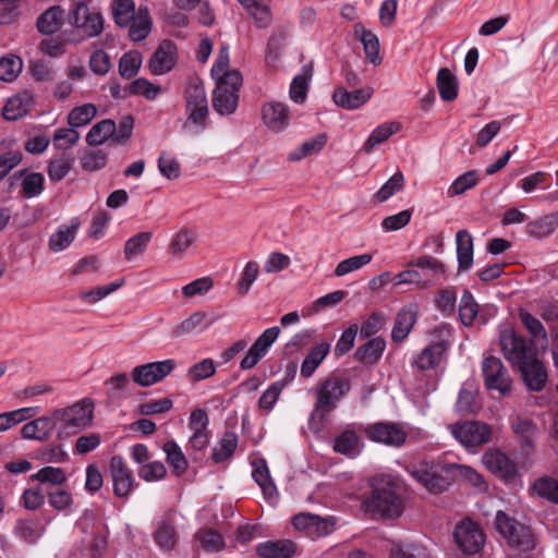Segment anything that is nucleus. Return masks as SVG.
Wrapping results in <instances>:
<instances>
[{
    "label": "nucleus",
    "instance_id": "nucleus-1",
    "mask_svg": "<svg viewBox=\"0 0 558 558\" xmlns=\"http://www.w3.org/2000/svg\"><path fill=\"white\" fill-rule=\"evenodd\" d=\"M351 381L348 377L331 373L316 389V400L311 413L308 425L316 433L320 432L328 415L337 408L338 402L350 391Z\"/></svg>",
    "mask_w": 558,
    "mask_h": 558
},
{
    "label": "nucleus",
    "instance_id": "nucleus-2",
    "mask_svg": "<svg viewBox=\"0 0 558 558\" xmlns=\"http://www.w3.org/2000/svg\"><path fill=\"white\" fill-rule=\"evenodd\" d=\"M408 471L415 481L435 495L446 492L453 483L451 463L420 461L411 464Z\"/></svg>",
    "mask_w": 558,
    "mask_h": 558
},
{
    "label": "nucleus",
    "instance_id": "nucleus-3",
    "mask_svg": "<svg viewBox=\"0 0 558 558\" xmlns=\"http://www.w3.org/2000/svg\"><path fill=\"white\" fill-rule=\"evenodd\" d=\"M94 402L90 399H84L64 409L53 411V417L62 422L58 432V437L64 438L77 434L87 428L93 422Z\"/></svg>",
    "mask_w": 558,
    "mask_h": 558
},
{
    "label": "nucleus",
    "instance_id": "nucleus-4",
    "mask_svg": "<svg viewBox=\"0 0 558 558\" xmlns=\"http://www.w3.org/2000/svg\"><path fill=\"white\" fill-rule=\"evenodd\" d=\"M367 508L374 515L385 519L399 518L403 512V499L398 493L397 485L388 481L373 486Z\"/></svg>",
    "mask_w": 558,
    "mask_h": 558
},
{
    "label": "nucleus",
    "instance_id": "nucleus-5",
    "mask_svg": "<svg viewBox=\"0 0 558 558\" xmlns=\"http://www.w3.org/2000/svg\"><path fill=\"white\" fill-rule=\"evenodd\" d=\"M499 343L501 352L513 368L524 365L537 355L536 343L534 340H527L515 332L514 329H505L500 332Z\"/></svg>",
    "mask_w": 558,
    "mask_h": 558
},
{
    "label": "nucleus",
    "instance_id": "nucleus-6",
    "mask_svg": "<svg viewBox=\"0 0 558 558\" xmlns=\"http://www.w3.org/2000/svg\"><path fill=\"white\" fill-rule=\"evenodd\" d=\"M242 82V74L238 70H232L226 78L217 82L213 95V107L218 114H231L236 110Z\"/></svg>",
    "mask_w": 558,
    "mask_h": 558
},
{
    "label": "nucleus",
    "instance_id": "nucleus-7",
    "mask_svg": "<svg viewBox=\"0 0 558 558\" xmlns=\"http://www.w3.org/2000/svg\"><path fill=\"white\" fill-rule=\"evenodd\" d=\"M495 527L511 547L523 551L534 548L531 530L501 510L496 513Z\"/></svg>",
    "mask_w": 558,
    "mask_h": 558
},
{
    "label": "nucleus",
    "instance_id": "nucleus-8",
    "mask_svg": "<svg viewBox=\"0 0 558 558\" xmlns=\"http://www.w3.org/2000/svg\"><path fill=\"white\" fill-rule=\"evenodd\" d=\"M428 271L432 274H445L446 268L437 258L429 255H423L411 260L409 263V268L395 277V284L414 283L426 287L432 281L430 276L427 274Z\"/></svg>",
    "mask_w": 558,
    "mask_h": 558
},
{
    "label": "nucleus",
    "instance_id": "nucleus-9",
    "mask_svg": "<svg viewBox=\"0 0 558 558\" xmlns=\"http://www.w3.org/2000/svg\"><path fill=\"white\" fill-rule=\"evenodd\" d=\"M92 1L93 0H73L66 16L69 24L81 29L86 37H96L104 31L101 13L89 9Z\"/></svg>",
    "mask_w": 558,
    "mask_h": 558
},
{
    "label": "nucleus",
    "instance_id": "nucleus-10",
    "mask_svg": "<svg viewBox=\"0 0 558 558\" xmlns=\"http://www.w3.org/2000/svg\"><path fill=\"white\" fill-rule=\"evenodd\" d=\"M433 333L438 337V340L425 347L413 362V365L422 372L436 368L444 360L445 353L450 345L449 340L442 338L444 335H450V328L447 324L436 326Z\"/></svg>",
    "mask_w": 558,
    "mask_h": 558
},
{
    "label": "nucleus",
    "instance_id": "nucleus-11",
    "mask_svg": "<svg viewBox=\"0 0 558 558\" xmlns=\"http://www.w3.org/2000/svg\"><path fill=\"white\" fill-rule=\"evenodd\" d=\"M454 438L468 449L480 448L492 441L493 427L481 421H466L452 426Z\"/></svg>",
    "mask_w": 558,
    "mask_h": 558
},
{
    "label": "nucleus",
    "instance_id": "nucleus-12",
    "mask_svg": "<svg viewBox=\"0 0 558 558\" xmlns=\"http://www.w3.org/2000/svg\"><path fill=\"white\" fill-rule=\"evenodd\" d=\"M484 384L488 390H497L501 396L511 391L512 379L499 357L489 355L482 363Z\"/></svg>",
    "mask_w": 558,
    "mask_h": 558
},
{
    "label": "nucleus",
    "instance_id": "nucleus-13",
    "mask_svg": "<svg viewBox=\"0 0 558 558\" xmlns=\"http://www.w3.org/2000/svg\"><path fill=\"white\" fill-rule=\"evenodd\" d=\"M364 433L374 442L396 448L402 447L408 439V433L402 425L393 422L369 424L365 427Z\"/></svg>",
    "mask_w": 558,
    "mask_h": 558
},
{
    "label": "nucleus",
    "instance_id": "nucleus-14",
    "mask_svg": "<svg viewBox=\"0 0 558 558\" xmlns=\"http://www.w3.org/2000/svg\"><path fill=\"white\" fill-rule=\"evenodd\" d=\"M453 538L459 549L466 555L478 553L485 543L483 530L470 519H465L457 524Z\"/></svg>",
    "mask_w": 558,
    "mask_h": 558
},
{
    "label": "nucleus",
    "instance_id": "nucleus-15",
    "mask_svg": "<svg viewBox=\"0 0 558 558\" xmlns=\"http://www.w3.org/2000/svg\"><path fill=\"white\" fill-rule=\"evenodd\" d=\"M109 471L112 478L113 494L118 498H128L137 486L133 471L121 456H113L109 462Z\"/></svg>",
    "mask_w": 558,
    "mask_h": 558
},
{
    "label": "nucleus",
    "instance_id": "nucleus-16",
    "mask_svg": "<svg viewBox=\"0 0 558 558\" xmlns=\"http://www.w3.org/2000/svg\"><path fill=\"white\" fill-rule=\"evenodd\" d=\"M175 361L171 359L140 365L133 368L132 379L142 387H148L162 380L175 368Z\"/></svg>",
    "mask_w": 558,
    "mask_h": 558
},
{
    "label": "nucleus",
    "instance_id": "nucleus-17",
    "mask_svg": "<svg viewBox=\"0 0 558 558\" xmlns=\"http://www.w3.org/2000/svg\"><path fill=\"white\" fill-rule=\"evenodd\" d=\"M293 526L311 538L326 536L333 531L335 522L331 519L317 514L301 512L292 518Z\"/></svg>",
    "mask_w": 558,
    "mask_h": 558
},
{
    "label": "nucleus",
    "instance_id": "nucleus-18",
    "mask_svg": "<svg viewBox=\"0 0 558 558\" xmlns=\"http://www.w3.org/2000/svg\"><path fill=\"white\" fill-rule=\"evenodd\" d=\"M178 58L177 45L170 39H163L151 54L148 69L154 75H161L171 71Z\"/></svg>",
    "mask_w": 558,
    "mask_h": 558
},
{
    "label": "nucleus",
    "instance_id": "nucleus-19",
    "mask_svg": "<svg viewBox=\"0 0 558 558\" xmlns=\"http://www.w3.org/2000/svg\"><path fill=\"white\" fill-rule=\"evenodd\" d=\"M482 460L492 473L506 482L513 481L518 475L517 464L498 448L488 449Z\"/></svg>",
    "mask_w": 558,
    "mask_h": 558
},
{
    "label": "nucleus",
    "instance_id": "nucleus-20",
    "mask_svg": "<svg viewBox=\"0 0 558 558\" xmlns=\"http://www.w3.org/2000/svg\"><path fill=\"white\" fill-rule=\"evenodd\" d=\"M524 384L532 391H541L547 383V371L544 363L537 357L524 362V365L517 367Z\"/></svg>",
    "mask_w": 558,
    "mask_h": 558
},
{
    "label": "nucleus",
    "instance_id": "nucleus-21",
    "mask_svg": "<svg viewBox=\"0 0 558 558\" xmlns=\"http://www.w3.org/2000/svg\"><path fill=\"white\" fill-rule=\"evenodd\" d=\"M373 95V88L364 87L347 90L344 87H336L332 93V99L338 107L347 110H354L363 106Z\"/></svg>",
    "mask_w": 558,
    "mask_h": 558
},
{
    "label": "nucleus",
    "instance_id": "nucleus-22",
    "mask_svg": "<svg viewBox=\"0 0 558 558\" xmlns=\"http://www.w3.org/2000/svg\"><path fill=\"white\" fill-rule=\"evenodd\" d=\"M262 118L268 129L279 132L288 125L290 111L286 104L268 102L262 108Z\"/></svg>",
    "mask_w": 558,
    "mask_h": 558
},
{
    "label": "nucleus",
    "instance_id": "nucleus-23",
    "mask_svg": "<svg viewBox=\"0 0 558 558\" xmlns=\"http://www.w3.org/2000/svg\"><path fill=\"white\" fill-rule=\"evenodd\" d=\"M33 105L32 93L24 90L8 99L2 109V117L8 121L19 120L29 112Z\"/></svg>",
    "mask_w": 558,
    "mask_h": 558
},
{
    "label": "nucleus",
    "instance_id": "nucleus-24",
    "mask_svg": "<svg viewBox=\"0 0 558 558\" xmlns=\"http://www.w3.org/2000/svg\"><path fill=\"white\" fill-rule=\"evenodd\" d=\"M298 546L291 539L266 541L256 547V553L262 558H292Z\"/></svg>",
    "mask_w": 558,
    "mask_h": 558
},
{
    "label": "nucleus",
    "instance_id": "nucleus-25",
    "mask_svg": "<svg viewBox=\"0 0 558 558\" xmlns=\"http://www.w3.org/2000/svg\"><path fill=\"white\" fill-rule=\"evenodd\" d=\"M417 318L416 306L411 304L402 307L395 319L391 339L396 343L402 342L412 330Z\"/></svg>",
    "mask_w": 558,
    "mask_h": 558
},
{
    "label": "nucleus",
    "instance_id": "nucleus-26",
    "mask_svg": "<svg viewBox=\"0 0 558 558\" xmlns=\"http://www.w3.org/2000/svg\"><path fill=\"white\" fill-rule=\"evenodd\" d=\"M64 24V10L60 5H53L45 10L36 21V27L43 35L58 33Z\"/></svg>",
    "mask_w": 558,
    "mask_h": 558
},
{
    "label": "nucleus",
    "instance_id": "nucleus-27",
    "mask_svg": "<svg viewBox=\"0 0 558 558\" xmlns=\"http://www.w3.org/2000/svg\"><path fill=\"white\" fill-rule=\"evenodd\" d=\"M56 424L57 421L53 414L51 416H41L26 423L21 429V435L25 439L47 440Z\"/></svg>",
    "mask_w": 558,
    "mask_h": 558
},
{
    "label": "nucleus",
    "instance_id": "nucleus-28",
    "mask_svg": "<svg viewBox=\"0 0 558 558\" xmlns=\"http://www.w3.org/2000/svg\"><path fill=\"white\" fill-rule=\"evenodd\" d=\"M512 429L520 439L522 453L529 457L534 451V438L537 433L536 424L532 420L517 417L512 422Z\"/></svg>",
    "mask_w": 558,
    "mask_h": 558
},
{
    "label": "nucleus",
    "instance_id": "nucleus-29",
    "mask_svg": "<svg viewBox=\"0 0 558 558\" xmlns=\"http://www.w3.org/2000/svg\"><path fill=\"white\" fill-rule=\"evenodd\" d=\"M354 36L362 43L366 59L373 64H379L381 58L379 56L378 37L365 28L362 23H355L353 26Z\"/></svg>",
    "mask_w": 558,
    "mask_h": 558
},
{
    "label": "nucleus",
    "instance_id": "nucleus-30",
    "mask_svg": "<svg viewBox=\"0 0 558 558\" xmlns=\"http://www.w3.org/2000/svg\"><path fill=\"white\" fill-rule=\"evenodd\" d=\"M153 537L161 550H172L177 546L179 539L173 519L167 518L160 521L157 524Z\"/></svg>",
    "mask_w": 558,
    "mask_h": 558
},
{
    "label": "nucleus",
    "instance_id": "nucleus-31",
    "mask_svg": "<svg viewBox=\"0 0 558 558\" xmlns=\"http://www.w3.org/2000/svg\"><path fill=\"white\" fill-rule=\"evenodd\" d=\"M459 271H466L473 265V238L465 229L456 233Z\"/></svg>",
    "mask_w": 558,
    "mask_h": 558
},
{
    "label": "nucleus",
    "instance_id": "nucleus-32",
    "mask_svg": "<svg viewBox=\"0 0 558 558\" xmlns=\"http://www.w3.org/2000/svg\"><path fill=\"white\" fill-rule=\"evenodd\" d=\"M386 348V341L381 337L369 339L366 343L357 348L354 359L366 365L376 364L383 355Z\"/></svg>",
    "mask_w": 558,
    "mask_h": 558
},
{
    "label": "nucleus",
    "instance_id": "nucleus-33",
    "mask_svg": "<svg viewBox=\"0 0 558 558\" xmlns=\"http://www.w3.org/2000/svg\"><path fill=\"white\" fill-rule=\"evenodd\" d=\"M23 177L22 180V195L26 198H32L39 195L44 191L45 178L39 172H31L27 173L26 169H22L16 171L11 180H19Z\"/></svg>",
    "mask_w": 558,
    "mask_h": 558
},
{
    "label": "nucleus",
    "instance_id": "nucleus-34",
    "mask_svg": "<svg viewBox=\"0 0 558 558\" xmlns=\"http://www.w3.org/2000/svg\"><path fill=\"white\" fill-rule=\"evenodd\" d=\"M45 527L37 519H17L13 533L27 544H35L44 534Z\"/></svg>",
    "mask_w": 558,
    "mask_h": 558
},
{
    "label": "nucleus",
    "instance_id": "nucleus-35",
    "mask_svg": "<svg viewBox=\"0 0 558 558\" xmlns=\"http://www.w3.org/2000/svg\"><path fill=\"white\" fill-rule=\"evenodd\" d=\"M129 37L133 41L145 39L151 31V17L147 8L140 7L132 22L128 24Z\"/></svg>",
    "mask_w": 558,
    "mask_h": 558
},
{
    "label": "nucleus",
    "instance_id": "nucleus-36",
    "mask_svg": "<svg viewBox=\"0 0 558 558\" xmlns=\"http://www.w3.org/2000/svg\"><path fill=\"white\" fill-rule=\"evenodd\" d=\"M80 228V220L74 218L71 220L70 226H61L56 233L49 239V248L52 252H59L66 248L75 239L76 232Z\"/></svg>",
    "mask_w": 558,
    "mask_h": 558
},
{
    "label": "nucleus",
    "instance_id": "nucleus-37",
    "mask_svg": "<svg viewBox=\"0 0 558 558\" xmlns=\"http://www.w3.org/2000/svg\"><path fill=\"white\" fill-rule=\"evenodd\" d=\"M114 132L116 122L113 120H101L92 126V129L86 135V143L93 147H97L108 140H111V142L113 143Z\"/></svg>",
    "mask_w": 558,
    "mask_h": 558
},
{
    "label": "nucleus",
    "instance_id": "nucleus-38",
    "mask_svg": "<svg viewBox=\"0 0 558 558\" xmlns=\"http://www.w3.org/2000/svg\"><path fill=\"white\" fill-rule=\"evenodd\" d=\"M436 85L444 101H453L458 97V81L448 68L438 71Z\"/></svg>",
    "mask_w": 558,
    "mask_h": 558
},
{
    "label": "nucleus",
    "instance_id": "nucleus-39",
    "mask_svg": "<svg viewBox=\"0 0 558 558\" xmlns=\"http://www.w3.org/2000/svg\"><path fill=\"white\" fill-rule=\"evenodd\" d=\"M330 345L327 342H322L313 347L306 354L301 365V375L304 378L311 377L316 368L322 364L327 354L329 353Z\"/></svg>",
    "mask_w": 558,
    "mask_h": 558
},
{
    "label": "nucleus",
    "instance_id": "nucleus-40",
    "mask_svg": "<svg viewBox=\"0 0 558 558\" xmlns=\"http://www.w3.org/2000/svg\"><path fill=\"white\" fill-rule=\"evenodd\" d=\"M238 447V435L234 432L227 430L223 433L222 438L214 448L211 459L215 463H222L229 460Z\"/></svg>",
    "mask_w": 558,
    "mask_h": 558
},
{
    "label": "nucleus",
    "instance_id": "nucleus-41",
    "mask_svg": "<svg viewBox=\"0 0 558 558\" xmlns=\"http://www.w3.org/2000/svg\"><path fill=\"white\" fill-rule=\"evenodd\" d=\"M253 465V478L262 488L264 496L267 499H270L271 497L277 495V488L270 477L266 461L264 459H260L259 461H255Z\"/></svg>",
    "mask_w": 558,
    "mask_h": 558
},
{
    "label": "nucleus",
    "instance_id": "nucleus-42",
    "mask_svg": "<svg viewBox=\"0 0 558 558\" xmlns=\"http://www.w3.org/2000/svg\"><path fill=\"white\" fill-rule=\"evenodd\" d=\"M73 163L74 157L66 153H62L60 156L52 158L47 168L49 179L52 182L63 180L71 171Z\"/></svg>",
    "mask_w": 558,
    "mask_h": 558
},
{
    "label": "nucleus",
    "instance_id": "nucleus-43",
    "mask_svg": "<svg viewBox=\"0 0 558 558\" xmlns=\"http://www.w3.org/2000/svg\"><path fill=\"white\" fill-rule=\"evenodd\" d=\"M558 227V213H551L526 225V232L536 239H542L555 231Z\"/></svg>",
    "mask_w": 558,
    "mask_h": 558
},
{
    "label": "nucleus",
    "instance_id": "nucleus-44",
    "mask_svg": "<svg viewBox=\"0 0 558 558\" xmlns=\"http://www.w3.org/2000/svg\"><path fill=\"white\" fill-rule=\"evenodd\" d=\"M195 538L201 543L205 551L218 553L226 547L222 535L213 527L199 529L195 534Z\"/></svg>",
    "mask_w": 558,
    "mask_h": 558
},
{
    "label": "nucleus",
    "instance_id": "nucleus-45",
    "mask_svg": "<svg viewBox=\"0 0 558 558\" xmlns=\"http://www.w3.org/2000/svg\"><path fill=\"white\" fill-rule=\"evenodd\" d=\"M401 129L399 122H387L378 125L369 135L364 144V151L369 154L376 145L381 144L388 140L391 135L396 134Z\"/></svg>",
    "mask_w": 558,
    "mask_h": 558
},
{
    "label": "nucleus",
    "instance_id": "nucleus-46",
    "mask_svg": "<svg viewBox=\"0 0 558 558\" xmlns=\"http://www.w3.org/2000/svg\"><path fill=\"white\" fill-rule=\"evenodd\" d=\"M163 451L167 454V462L172 468L175 475H182L189 468L187 460L181 448L173 440H168L163 445Z\"/></svg>",
    "mask_w": 558,
    "mask_h": 558
},
{
    "label": "nucleus",
    "instance_id": "nucleus-47",
    "mask_svg": "<svg viewBox=\"0 0 558 558\" xmlns=\"http://www.w3.org/2000/svg\"><path fill=\"white\" fill-rule=\"evenodd\" d=\"M143 57L137 50H130L122 54L119 60V74L125 80L134 77L142 65Z\"/></svg>",
    "mask_w": 558,
    "mask_h": 558
},
{
    "label": "nucleus",
    "instance_id": "nucleus-48",
    "mask_svg": "<svg viewBox=\"0 0 558 558\" xmlns=\"http://www.w3.org/2000/svg\"><path fill=\"white\" fill-rule=\"evenodd\" d=\"M137 13L133 0H113L112 15L114 23L120 27H126L132 22L133 16Z\"/></svg>",
    "mask_w": 558,
    "mask_h": 558
},
{
    "label": "nucleus",
    "instance_id": "nucleus-49",
    "mask_svg": "<svg viewBox=\"0 0 558 558\" xmlns=\"http://www.w3.org/2000/svg\"><path fill=\"white\" fill-rule=\"evenodd\" d=\"M96 113L97 109L93 104L75 107L68 114V123L74 129L87 125L95 118Z\"/></svg>",
    "mask_w": 558,
    "mask_h": 558
},
{
    "label": "nucleus",
    "instance_id": "nucleus-50",
    "mask_svg": "<svg viewBox=\"0 0 558 558\" xmlns=\"http://www.w3.org/2000/svg\"><path fill=\"white\" fill-rule=\"evenodd\" d=\"M151 239L153 233L149 231L140 232L130 238L124 244L125 258L130 260L134 256L143 254Z\"/></svg>",
    "mask_w": 558,
    "mask_h": 558
},
{
    "label": "nucleus",
    "instance_id": "nucleus-51",
    "mask_svg": "<svg viewBox=\"0 0 558 558\" xmlns=\"http://www.w3.org/2000/svg\"><path fill=\"white\" fill-rule=\"evenodd\" d=\"M519 318L524 326V328L529 331L532 339L536 343L538 340L547 341V332L544 328L543 324L534 317L527 311L521 308L519 311Z\"/></svg>",
    "mask_w": 558,
    "mask_h": 558
},
{
    "label": "nucleus",
    "instance_id": "nucleus-52",
    "mask_svg": "<svg viewBox=\"0 0 558 558\" xmlns=\"http://www.w3.org/2000/svg\"><path fill=\"white\" fill-rule=\"evenodd\" d=\"M477 312L478 305L472 293L469 290H464L459 306V317L461 323L464 326H472L477 316Z\"/></svg>",
    "mask_w": 558,
    "mask_h": 558
},
{
    "label": "nucleus",
    "instance_id": "nucleus-53",
    "mask_svg": "<svg viewBox=\"0 0 558 558\" xmlns=\"http://www.w3.org/2000/svg\"><path fill=\"white\" fill-rule=\"evenodd\" d=\"M108 162L107 153L102 149L86 150L81 157V166L84 171L95 172L106 167Z\"/></svg>",
    "mask_w": 558,
    "mask_h": 558
},
{
    "label": "nucleus",
    "instance_id": "nucleus-54",
    "mask_svg": "<svg viewBox=\"0 0 558 558\" xmlns=\"http://www.w3.org/2000/svg\"><path fill=\"white\" fill-rule=\"evenodd\" d=\"M359 437L352 429H347L333 440V450L341 454L353 456L356 452Z\"/></svg>",
    "mask_w": 558,
    "mask_h": 558
},
{
    "label": "nucleus",
    "instance_id": "nucleus-55",
    "mask_svg": "<svg viewBox=\"0 0 558 558\" xmlns=\"http://www.w3.org/2000/svg\"><path fill=\"white\" fill-rule=\"evenodd\" d=\"M128 92L130 96L141 95L148 100H154L161 93L159 85H155L148 80L141 77L134 80L129 86Z\"/></svg>",
    "mask_w": 558,
    "mask_h": 558
},
{
    "label": "nucleus",
    "instance_id": "nucleus-56",
    "mask_svg": "<svg viewBox=\"0 0 558 558\" xmlns=\"http://www.w3.org/2000/svg\"><path fill=\"white\" fill-rule=\"evenodd\" d=\"M478 183V173L476 170H470L458 177L448 190L450 197L463 194L470 189H473Z\"/></svg>",
    "mask_w": 558,
    "mask_h": 558
},
{
    "label": "nucleus",
    "instance_id": "nucleus-57",
    "mask_svg": "<svg viewBox=\"0 0 558 558\" xmlns=\"http://www.w3.org/2000/svg\"><path fill=\"white\" fill-rule=\"evenodd\" d=\"M206 316L207 315L204 312L193 313L189 318L184 319L180 325H178L172 330V332H171L172 336L181 337L184 335H189L197 329H202V328L206 327L207 326L205 324Z\"/></svg>",
    "mask_w": 558,
    "mask_h": 558
},
{
    "label": "nucleus",
    "instance_id": "nucleus-58",
    "mask_svg": "<svg viewBox=\"0 0 558 558\" xmlns=\"http://www.w3.org/2000/svg\"><path fill=\"white\" fill-rule=\"evenodd\" d=\"M535 493L554 504H558V481L551 477H541L533 484Z\"/></svg>",
    "mask_w": 558,
    "mask_h": 558
},
{
    "label": "nucleus",
    "instance_id": "nucleus-59",
    "mask_svg": "<svg viewBox=\"0 0 558 558\" xmlns=\"http://www.w3.org/2000/svg\"><path fill=\"white\" fill-rule=\"evenodd\" d=\"M22 59L16 56L2 57L0 59V80L14 81L22 71Z\"/></svg>",
    "mask_w": 558,
    "mask_h": 558
},
{
    "label": "nucleus",
    "instance_id": "nucleus-60",
    "mask_svg": "<svg viewBox=\"0 0 558 558\" xmlns=\"http://www.w3.org/2000/svg\"><path fill=\"white\" fill-rule=\"evenodd\" d=\"M404 186V177L401 171H397L375 194V199L379 203L386 202L389 197L401 191Z\"/></svg>",
    "mask_w": 558,
    "mask_h": 558
},
{
    "label": "nucleus",
    "instance_id": "nucleus-61",
    "mask_svg": "<svg viewBox=\"0 0 558 558\" xmlns=\"http://www.w3.org/2000/svg\"><path fill=\"white\" fill-rule=\"evenodd\" d=\"M185 109L208 106L205 88L202 84L192 83L185 88Z\"/></svg>",
    "mask_w": 558,
    "mask_h": 558
},
{
    "label": "nucleus",
    "instance_id": "nucleus-62",
    "mask_svg": "<svg viewBox=\"0 0 558 558\" xmlns=\"http://www.w3.org/2000/svg\"><path fill=\"white\" fill-rule=\"evenodd\" d=\"M195 233L190 229H181L171 240L169 250L175 255H182L194 242Z\"/></svg>",
    "mask_w": 558,
    "mask_h": 558
},
{
    "label": "nucleus",
    "instance_id": "nucleus-63",
    "mask_svg": "<svg viewBox=\"0 0 558 558\" xmlns=\"http://www.w3.org/2000/svg\"><path fill=\"white\" fill-rule=\"evenodd\" d=\"M78 140L80 133L72 126L70 129H58L53 134V145L58 150H65L73 147Z\"/></svg>",
    "mask_w": 558,
    "mask_h": 558
},
{
    "label": "nucleus",
    "instance_id": "nucleus-64",
    "mask_svg": "<svg viewBox=\"0 0 558 558\" xmlns=\"http://www.w3.org/2000/svg\"><path fill=\"white\" fill-rule=\"evenodd\" d=\"M32 481L61 485L66 482V475L60 468L45 466L31 476Z\"/></svg>",
    "mask_w": 558,
    "mask_h": 558
}]
</instances>
